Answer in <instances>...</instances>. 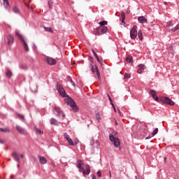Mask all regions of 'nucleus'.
<instances>
[{"mask_svg":"<svg viewBox=\"0 0 179 179\" xmlns=\"http://www.w3.org/2000/svg\"><path fill=\"white\" fill-rule=\"evenodd\" d=\"M65 102L68 106L72 108L74 112H78L79 110V107H78L76 102H75L72 98L67 97L65 99Z\"/></svg>","mask_w":179,"mask_h":179,"instance_id":"nucleus-1","label":"nucleus"},{"mask_svg":"<svg viewBox=\"0 0 179 179\" xmlns=\"http://www.w3.org/2000/svg\"><path fill=\"white\" fill-rule=\"evenodd\" d=\"M15 36L20 40L25 52H29V45H27V42L26 41V40H24L23 36L20 34L18 31H15Z\"/></svg>","mask_w":179,"mask_h":179,"instance_id":"nucleus-2","label":"nucleus"},{"mask_svg":"<svg viewBox=\"0 0 179 179\" xmlns=\"http://www.w3.org/2000/svg\"><path fill=\"white\" fill-rule=\"evenodd\" d=\"M108 29L107 27H98L96 30L95 35L96 36H101L106 34Z\"/></svg>","mask_w":179,"mask_h":179,"instance_id":"nucleus-3","label":"nucleus"},{"mask_svg":"<svg viewBox=\"0 0 179 179\" xmlns=\"http://www.w3.org/2000/svg\"><path fill=\"white\" fill-rule=\"evenodd\" d=\"M109 139L113 143L115 148H119L120 145V142L118 138L115 137L113 134H110Z\"/></svg>","mask_w":179,"mask_h":179,"instance_id":"nucleus-4","label":"nucleus"},{"mask_svg":"<svg viewBox=\"0 0 179 179\" xmlns=\"http://www.w3.org/2000/svg\"><path fill=\"white\" fill-rule=\"evenodd\" d=\"M57 91L59 92L60 96L62 97H66V92L62 84H57Z\"/></svg>","mask_w":179,"mask_h":179,"instance_id":"nucleus-5","label":"nucleus"},{"mask_svg":"<svg viewBox=\"0 0 179 179\" xmlns=\"http://www.w3.org/2000/svg\"><path fill=\"white\" fill-rule=\"evenodd\" d=\"M57 91L59 92L60 96L62 97H66V92L62 84H57Z\"/></svg>","mask_w":179,"mask_h":179,"instance_id":"nucleus-6","label":"nucleus"},{"mask_svg":"<svg viewBox=\"0 0 179 179\" xmlns=\"http://www.w3.org/2000/svg\"><path fill=\"white\" fill-rule=\"evenodd\" d=\"M137 26L134 25L130 31V37L131 39H135L137 36Z\"/></svg>","mask_w":179,"mask_h":179,"instance_id":"nucleus-7","label":"nucleus"},{"mask_svg":"<svg viewBox=\"0 0 179 179\" xmlns=\"http://www.w3.org/2000/svg\"><path fill=\"white\" fill-rule=\"evenodd\" d=\"M162 101L164 103L168 104L169 106H174L175 104L173 100L166 96L162 98Z\"/></svg>","mask_w":179,"mask_h":179,"instance_id":"nucleus-8","label":"nucleus"},{"mask_svg":"<svg viewBox=\"0 0 179 179\" xmlns=\"http://www.w3.org/2000/svg\"><path fill=\"white\" fill-rule=\"evenodd\" d=\"M46 62L50 66H54L57 64V60L51 57H46Z\"/></svg>","mask_w":179,"mask_h":179,"instance_id":"nucleus-9","label":"nucleus"},{"mask_svg":"<svg viewBox=\"0 0 179 179\" xmlns=\"http://www.w3.org/2000/svg\"><path fill=\"white\" fill-rule=\"evenodd\" d=\"M92 72L96 73L99 80H100V73L96 65H91Z\"/></svg>","mask_w":179,"mask_h":179,"instance_id":"nucleus-10","label":"nucleus"},{"mask_svg":"<svg viewBox=\"0 0 179 179\" xmlns=\"http://www.w3.org/2000/svg\"><path fill=\"white\" fill-rule=\"evenodd\" d=\"M7 44L8 45H12L14 43V37L12 35L6 36Z\"/></svg>","mask_w":179,"mask_h":179,"instance_id":"nucleus-11","label":"nucleus"},{"mask_svg":"<svg viewBox=\"0 0 179 179\" xmlns=\"http://www.w3.org/2000/svg\"><path fill=\"white\" fill-rule=\"evenodd\" d=\"M85 169L86 170H85V168H83V170H81V171L84 175H89L90 173V166L89 164L85 165Z\"/></svg>","mask_w":179,"mask_h":179,"instance_id":"nucleus-12","label":"nucleus"},{"mask_svg":"<svg viewBox=\"0 0 179 179\" xmlns=\"http://www.w3.org/2000/svg\"><path fill=\"white\" fill-rule=\"evenodd\" d=\"M150 93L155 101H159V98L157 96V92L155 90H150Z\"/></svg>","mask_w":179,"mask_h":179,"instance_id":"nucleus-13","label":"nucleus"},{"mask_svg":"<svg viewBox=\"0 0 179 179\" xmlns=\"http://www.w3.org/2000/svg\"><path fill=\"white\" fill-rule=\"evenodd\" d=\"M16 129L17 131L20 134H22V135H24L26 134V131L24 130V129H23V127H22L21 126H16Z\"/></svg>","mask_w":179,"mask_h":179,"instance_id":"nucleus-14","label":"nucleus"},{"mask_svg":"<svg viewBox=\"0 0 179 179\" xmlns=\"http://www.w3.org/2000/svg\"><path fill=\"white\" fill-rule=\"evenodd\" d=\"M138 69L137 70V73L138 74H141L143 73L142 70H145L146 69V66L144 64H138Z\"/></svg>","mask_w":179,"mask_h":179,"instance_id":"nucleus-15","label":"nucleus"},{"mask_svg":"<svg viewBox=\"0 0 179 179\" xmlns=\"http://www.w3.org/2000/svg\"><path fill=\"white\" fill-rule=\"evenodd\" d=\"M138 21L141 24H147L148 20L144 16H140L138 18Z\"/></svg>","mask_w":179,"mask_h":179,"instance_id":"nucleus-16","label":"nucleus"},{"mask_svg":"<svg viewBox=\"0 0 179 179\" xmlns=\"http://www.w3.org/2000/svg\"><path fill=\"white\" fill-rule=\"evenodd\" d=\"M12 157H13L14 160L17 162H20V157L17 154V152H13L12 153Z\"/></svg>","mask_w":179,"mask_h":179,"instance_id":"nucleus-17","label":"nucleus"},{"mask_svg":"<svg viewBox=\"0 0 179 179\" xmlns=\"http://www.w3.org/2000/svg\"><path fill=\"white\" fill-rule=\"evenodd\" d=\"M66 141L69 142V145L71 146H75L76 145V144H78V141L73 142V141L72 140V138H71V137L67 138Z\"/></svg>","mask_w":179,"mask_h":179,"instance_id":"nucleus-18","label":"nucleus"},{"mask_svg":"<svg viewBox=\"0 0 179 179\" xmlns=\"http://www.w3.org/2000/svg\"><path fill=\"white\" fill-rule=\"evenodd\" d=\"M77 166L80 171L83 170V162L80 159H78L77 162Z\"/></svg>","mask_w":179,"mask_h":179,"instance_id":"nucleus-19","label":"nucleus"},{"mask_svg":"<svg viewBox=\"0 0 179 179\" xmlns=\"http://www.w3.org/2000/svg\"><path fill=\"white\" fill-rule=\"evenodd\" d=\"M39 162L41 164H47V159L45 157L39 156Z\"/></svg>","mask_w":179,"mask_h":179,"instance_id":"nucleus-20","label":"nucleus"},{"mask_svg":"<svg viewBox=\"0 0 179 179\" xmlns=\"http://www.w3.org/2000/svg\"><path fill=\"white\" fill-rule=\"evenodd\" d=\"M55 110L56 111V113H57L58 115H62L63 117H65V115L64 113H62V111H61V109L59 108L55 107Z\"/></svg>","mask_w":179,"mask_h":179,"instance_id":"nucleus-21","label":"nucleus"},{"mask_svg":"<svg viewBox=\"0 0 179 179\" xmlns=\"http://www.w3.org/2000/svg\"><path fill=\"white\" fill-rule=\"evenodd\" d=\"M3 6L6 8L8 9L10 8V4L8 0H3Z\"/></svg>","mask_w":179,"mask_h":179,"instance_id":"nucleus-22","label":"nucleus"},{"mask_svg":"<svg viewBox=\"0 0 179 179\" xmlns=\"http://www.w3.org/2000/svg\"><path fill=\"white\" fill-rule=\"evenodd\" d=\"M121 21H122V23H124V20H125V18H126V16H125V13L124 11H122L121 12Z\"/></svg>","mask_w":179,"mask_h":179,"instance_id":"nucleus-23","label":"nucleus"},{"mask_svg":"<svg viewBox=\"0 0 179 179\" xmlns=\"http://www.w3.org/2000/svg\"><path fill=\"white\" fill-rule=\"evenodd\" d=\"M99 24L100 25V27H105L106 25L108 24V22L106 20H103L99 22Z\"/></svg>","mask_w":179,"mask_h":179,"instance_id":"nucleus-24","label":"nucleus"},{"mask_svg":"<svg viewBox=\"0 0 179 179\" xmlns=\"http://www.w3.org/2000/svg\"><path fill=\"white\" fill-rule=\"evenodd\" d=\"M6 75L8 78H11V76H13V72L10 70V69H8L6 73Z\"/></svg>","mask_w":179,"mask_h":179,"instance_id":"nucleus-25","label":"nucleus"},{"mask_svg":"<svg viewBox=\"0 0 179 179\" xmlns=\"http://www.w3.org/2000/svg\"><path fill=\"white\" fill-rule=\"evenodd\" d=\"M44 30L46 32H50V33H54V30L51 27H44Z\"/></svg>","mask_w":179,"mask_h":179,"instance_id":"nucleus-26","label":"nucleus"},{"mask_svg":"<svg viewBox=\"0 0 179 179\" xmlns=\"http://www.w3.org/2000/svg\"><path fill=\"white\" fill-rule=\"evenodd\" d=\"M0 132H3V133H9L10 129L8 128H1L0 127Z\"/></svg>","mask_w":179,"mask_h":179,"instance_id":"nucleus-27","label":"nucleus"},{"mask_svg":"<svg viewBox=\"0 0 179 179\" xmlns=\"http://www.w3.org/2000/svg\"><path fill=\"white\" fill-rule=\"evenodd\" d=\"M138 38H139L140 41H142V40H143V33H142V31H141V30H139V31H138Z\"/></svg>","mask_w":179,"mask_h":179,"instance_id":"nucleus-28","label":"nucleus"},{"mask_svg":"<svg viewBox=\"0 0 179 179\" xmlns=\"http://www.w3.org/2000/svg\"><path fill=\"white\" fill-rule=\"evenodd\" d=\"M13 11L15 14H19V13H20V9H19V8H17V7H13Z\"/></svg>","mask_w":179,"mask_h":179,"instance_id":"nucleus-29","label":"nucleus"},{"mask_svg":"<svg viewBox=\"0 0 179 179\" xmlns=\"http://www.w3.org/2000/svg\"><path fill=\"white\" fill-rule=\"evenodd\" d=\"M35 131L36 132V134H38L39 135L43 134V131H41V129H40L37 127L35 128Z\"/></svg>","mask_w":179,"mask_h":179,"instance_id":"nucleus-30","label":"nucleus"},{"mask_svg":"<svg viewBox=\"0 0 179 179\" xmlns=\"http://www.w3.org/2000/svg\"><path fill=\"white\" fill-rule=\"evenodd\" d=\"M50 123L51 124H54V125L57 124V120H55V118H51Z\"/></svg>","mask_w":179,"mask_h":179,"instance_id":"nucleus-31","label":"nucleus"},{"mask_svg":"<svg viewBox=\"0 0 179 179\" xmlns=\"http://www.w3.org/2000/svg\"><path fill=\"white\" fill-rule=\"evenodd\" d=\"M126 60L127 62L131 63L132 60V57L131 56H128L126 57Z\"/></svg>","mask_w":179,"mask_h":179,"instance_id":"nucleus-32","label":"nucleus"},{"mask_svg":"<svg viewBox=\"0 0 179 179\" xmlns=\"http://www.w3.org/2000/svg\"><path fill=\"white\" fill-rule=\"evenodd\" d=\"M158 131H159L158 128H155L152 133V136H155L157 134Z\"/></svg>","mask_w":179,"mask_h":179,"instance_id":"nucleus-33","label":"nucleus"},{"mask_svg":"<svg viewBox=\"0 0 179 179\" xmlns=\"http://www.w3.org/2000/svg\"><path fill=\"white\" fill-rule=\"evenodd\" d=\"M165 26L166 27H173V24L171 23V22H168L166 23Z\"/></svg>","mask_w":179,"mask_h":179,"instance_id":"nucleus-34","label":"nucleus"},{"mask_svg":"<svg viewBox=\"0 0 179 179\" xmlns=\"http://www.w3.org/2000/svg\"><path fill=\"white\" fill-rule=\"evenodd\" d=\"M48 6L50 9L52 8V0L48 1Z\"/></svg>","mask_w":179,"mask_h":179,"instance_id":"nucleus-35","label":"nucleus"},{"mask_svg":"<svg viewBox=\"0 0 179 179\" xmlns=\"http://www.w3.org/2000/svg\"><path fill=\"white\" fill-rule=\"evenodd\" d=\"M124 77V79H129L130 78L131 76L129 73H125Z\"/></svg>","mask_w":179,"mask_h":179,"instance_id":"nucleus-36","label":"nucleus"},{"mask_svg":"<svg viewBox=\"0 0 179 179\" xmlns=\"http://www.w3.org/2000/svg\"><path fill=\"white\" fill-rule=\"evenodd\" d=\"M96 118L98 121L101 120L99 113H96Z\"/></svg>","mask_w":179,"mask_h":179,"instance_id":"nucleus-37","label":"nucleus"},{"mask_svg":"<svg viewBox=\"0 0 179 179\" xmlns=\"http://www.w3.org/2000/svg\"><path fill=\"white\" fill-rule=\"evenodd\" d=\"M69 134H68V133H64V138L66 140H67L68 138H69Z\"/></svg>","mask_w":179,"mask_h":179,"instance_id":"nucleus-38","label":"nucleus"},{"mask_svg":"<svg viewBox=\"0 0 179 179\" xmlns=\"http://www.w3.org/2000/svg\"><path fill=\"white\" fill-rule=\"evenodd\" d=\"M176 31H177V30H176V28L174 27V28H173V29H169V33H173V32H175Z\"/></svg>","mask_w":179,"mask_h":179,"instance_id":"nucleus-39","label":"nucleus"},{"mask_svg":"<svg viewBox=\"0 0 179 179\" xmlns=\"http://www.w3.org/2000/svg\"><path fill=\"white\" fill-rule=\"evenodd\" d=\"M97 176L99 178H101V171H97Z\"/></svg>","mask_w":179,"mask_h":179,"instance_id":"nucleus-40","label":"nucleus"},{"mask_svg":"<svg viewBox=\"0 0 179 179\" xmlns=\"http://www.w3.org/2000/svg\"><path fill=\"white\" fill-rule=\"evenodd\" d=\"M17 116L19 117L20 119H24V118L23 117V115H21V114H17Z\"/></svg>","mask_w":179,"mask_h":179,"instance_id":"nucleus-41","label":"nucleus"},{"mask_svg":"<svg viewBox=\"0 0 179 179\" xmlns=\"http://www.w3.org/2000/svg\"><path fill=\"white\" fill-rule=\"evenodd\" d=\"M96 59H97L99 63L101 64V59H99V56L97 57H96Z\"/></svg>","mask_w":179,"mask_h":179,"instance_id":"nucleus-42","label":"nucleus"},{"mask_svg":"<svg viewBox=\"0 0 179 179\" xmlns=\"http://www.w3.org/2000/svg\"><path fill=\"white\" fill-rule=\"evenodd\" d=\"M92 53L94 54V57L97 58L98 55L96 54L94 50H92Z\"/></svg>","mask_w":179,"mask_h":179,"instance_id":"nucleus-43","label":"nucleus"},{"mask_svg":"<svg viewBox=\"0 0 179 179\" xmlns=\"http://www.w3.org/2000/svg\"><path fill=\"white\" fill-rule=\"evenodd\" d=\"M112 106H113V109H114V111H115V113H116V109H115V105L112 103Z\"/></svg>","mask_w":179,"mask_h":179,"instance_id":"nucleus-44","label":"nucleus"},{"mask_svg":"<svg viewBox=\"0 0 179 179\" xmlns=\"http://www.w3.org/2000/svg\"><path fill=\"white\" fill-rule=\"evenodd\" d=\"M175 29L177 31V30H179V24L176 25V27H175Z\"/></svg>","mask_w":179,"mask_h":179,"instance_id":"nucleus-45","label":"nucleus"},{"mask_svg":"<svg viewBox=\"0 0 179 179\" xmlns=\"http://www.w3.org/2000/svg\"><path fill=\"white\" fill-rule=\"evenodd\" d=\"M108 99L110 101L111 104L113 103V100L111 99V98L110 97V96L108 94Z\"/></svg>","mask_w":179,"mask_h":179,"instance_id":"nucleus-46","label":"nucleus"},{"mask_svg":"<svg viewBox=\"0 0 179 179\" xmlns=\"http://www.w3.org/2000/svg\"><path fill=\"white\" fill-rule=\"evenodd\" d=\"M90 60L92 63H93L94 59L92 57H90Z\"/></svg>","mask_w":179,"mask_h":179,"instance_id":"nucleus-47","label":"nucleus"},{"mask_svg":"<svg viewBox=\"0 0 179 179\" xmlns=\"http://www.w3.org/2000/svg\"><path fill=\"white\" fill-rule=\"evenodd\" d=\"M126 13L129 14L130 13V10L129 9H127Z\"/></svg>","mask_w":179,"mask_h":179,"instance_id":"nucleus-48","label":"nucleus"},{"mask_svg":"<svg viewBox=\"0 0 179 179\" xmlns=\"http://www.w3.org/2000/svg\"><path fill=\"white\" fill-rule=\"evenodd\" d=\"M24 6H27L28 8H30V6H29L27 3H24Z\"/></svg>","mask_w":179,"mask_h":179,"instance_id":"nucleus-49","label":"nucleus"},{"mask_svg":"<svg viewBox=\"0 0 179 179\" xmlns=\"http://www.w3.org/2000/svg\"><path fill=\"white\" fill-rule=\"evenodd\" d=\"M92 179H96V176L94 174L92 175Z\"/></svg>","mask_w":179,"mask_h":179,"instance_id":"nucleus-50","label":"nucleus"},{"mask_svg":"<svg viewBox=\"0 0 179 179\" xmlns=\"http://www.w3.org/2000/svg\"><path fill=\"white\" fill-rule=\"evenodd\" d=\"M0 143L1 144H3L4 143V142H3V141L2 139H0Z\"/></svg>","mask_w":179,"mask_h":179,"instance_id":"nucleus-51","label":"nucleus"},{"mask_svg":"<svg viewBox=\"0 0 179 179\" xmlns=\"http://www.w3.org/2000/svg\"><path fill=\"white\" fill-rule=\"evenodd\" d=\"M117 112H118L120 116H121V111L119 109H117Z\"/></svg>","mask_w":179,"mask_h":179,"instance_id":"nucleus-52","label":"nucleus"},{"mask_svg":"<svg viewBox=\"0 0 179 179\" xmlns=\"http://www.w3.org/2000/svg\"><path fill=\"white\" fill-rule=\"evenodd\" d=\"M71 84H72L73 86H75V83L72 80H71Z\"/></svg>","mask_w":179,"mask_h":179,"instance_id":"nucleus-53","label":"nucleus"},{"mask_svg":"<svg viewBox=\"0 0 179 179\" xmlns=\"http://www.w3.org/2000/svg\"><path fill=\"white\" fill-rule=\"evenodd\" d=\"M20 68H21V69H24V66L23 65H21V66H20Z\"/></svg>","mask_w":179,"mask_h":179,"instance_id":"nucleus-54","label":"nucleus"},{"mask_svg":"<svg viewBox=\"0 0 179 179\" xmlns=\"http://www.w3.org/2000/svg\"><path fill=\"white\" fill-rule=\"evenodd\" d=\"M20 157H21V158H23V154H21V155H20Z\"/></svg>","mask_w":179,"mask_h":179,"instance_id":"nucleus-55","label":"nucleus"},{"mask_svg":"<svg viewBox=\"0 0 179 179\" xmlns=\"http://www.w3.org/2000/svg\"><path fill=\"white\" fill-rule=\"evenodd\" d=\"M117 134V132H114V136H116Z\"/></svg>","mask_w":179,"mask_h":179,"instance_id":"nucleus-56","label":"nucleus"},{"mask_svg":"<svg viewBox=\"0 0 179 179\" xmlns=\"http://www.w3.org/2000/svg\"><path fill=\"white\" fill-rule=\"evenodd\" d=\"M166 159H167L166 157H164V162H166Z\"/></svg>","mask_w":179,"mask_h":179,"instance_id":"nucleus-57","label":"nucleus"},{"mask_svg":"<svg viewBox=\"0 0 179 179\" xmlns=\"http://www.w3.org/2000/svg\"><path fill=\"white\" fill-rule=\"evenodd\" d=\"M115 124L117 125V122L115 121Z\"/></svg>","mask_w":179,"mask_h":179,"instance_id":"nucleus-58","label":"nucleus"},{"mask_svg":"<svg viewBox=\"0 0 179 179\" xmlns=\"http://www.w3.org/2000/svg\"><path fill=\"white\" fill-rule=\"evenodd\" d=\"M149 138H150V137H147V138H146V139H149Z\"/></svg>","mask_w":179,"mask_h":179,"instance_id":"nucleus-59","label":"nucleus"},{"mask_svg":"<svg viewBox=\"0 0 179 179\" xmlns=\"http://www.w3.org/2000/svg\"><path fill=\"white\" fill-rule=\"evenodd\" d=\"M17 167L20 168V164H17Z\"/></svg>","mask_w":179,"mask_h":179,"instance_id":"nucleus-60","label":"nucleus"},{"mask_svg":"<svg viewBox=\"0 0 179 179\" xmlns=\"http://www.w3.org/2000/svg\"><path fill=\"white\" fill-rule=\"evenodd\" d=\"M8 161H10V159H8Z\"/></svg>","mask_w":179,"mask_h":179,"instance_id":"nucleus-61","label":"nucleus"},{"mask_svg":"<svg viewBox=\"0 0 179 179\" xmlns=\"http://www.w3.org/2000/svg\"><path fill=\"white\" fill-rule=\"evenodd\" d=\"M110 177H111V174H110Z\"/></svg>","mask_w":179,"mask_h":179,"instance_id":"nucleus-62","label":"nucleus"},{"mask_svg":"<svg viewBox=\"0 0 179 179\" xmlns=\"http://www.w3.org/2000/svg\"><path fill=\"white\" fill-rule=\"evenodd\" d=\"M164 4L166 5V2H164Z\"/></svg>","mask_w":179,"mask_h":179,"instance_id":"nucleus-63","label":"nucleus"},{"mask_svg":"<svg viewBox=\"0 0 179 179\" xmlns=\"http://www.w3.org/2000/svg\"><path fill=\"white\" fill-rule=\"evenodd\" d=\"M136 179H137L136 176Z\"/></svg>","mask_w":179,"mask_h":179,"instance_id":"nucleus-64","label":"nucleus"}]
</instances>
